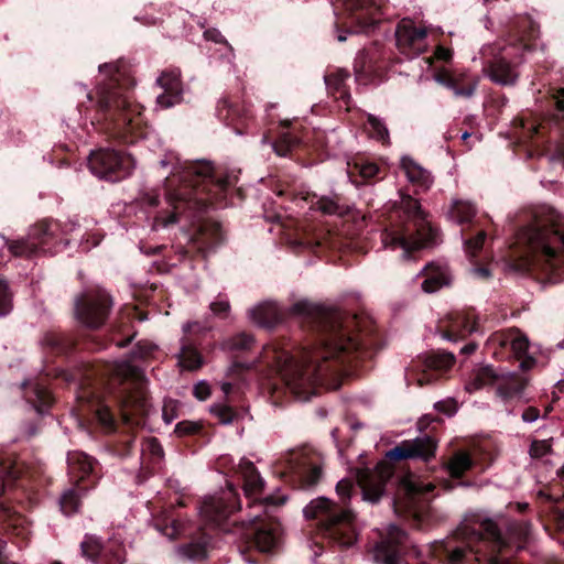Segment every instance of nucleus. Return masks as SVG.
<instances>
[{
  "mask_svg": "<svg viewBox=\"0 0 564 564\" xmlns=\"http://www.w3.org/2000/svg\"><path fill=\"white\" fill-rule=\"evenodd\" d=\"M361 26H370L379 21V7L371 0H336Z\"/></svg>",
  "mask_w": 564,
  "mask_h": 564,
  "instance_id": "b1692460",
  "label": "nucleus"
},
{
  "mask_svg": "<svg viewBox=\"0 0 564 564\" xmlns=\"http://www.w3.org/2000/svg\"><path fill=\"white\" fill-rule=\"evenodd\" d=\"M126 562V549L121 542L109 540L106 544L101 560L98 564H123Z\"/></svg>",
  "mask_w": 564,
  "mask_h": 564,
  "instance_id": "a19ab883",
  "label": "nucleus"
},
{
  "mask_svg": "<svg viewBox=\"0 0 564 564\" xmlns=\"http://www.w3.org/2000/svg\"><path fill=\"white\" fill-rule=\"evenodd\" d=\"M68 470L73 477L85 479L94 471V460L83 452H72L67 456Z\"/></svg>",
  "mask_w": 564,
  "mask_h": 564,
  "instance_id": "2f4dec72",
  "label": "nucleus"
},
{
  "mask_svg": "<svg viewBox=\"0 0 564 564\" xmlns=\"http://www.w3.org/2000/svg\"><path fill=\"white\" fill-rule=\"evenodd\" d=\"M156 84L163 89V93L156 98L159 107L166 109L181 101L183 86L178 68H169L163 70L158 77Z\"/></svg>",
  "mask_w": 564,
  "mask_h": 564,
  "instance_id": "412c9836",
  "label": "nucleus"
},
{
  "mask_svg": "<svg viewBox=\"0 0 564 564\" xmlns=\"http://www.w3.org/2000/svg\"><path fill=\"white\" fill-rule=\"evenodd\" d=\"M88 164L96 176L111 182L126 177L135 166L132 156L110 149L93 152Z\"/></svg>",
  "mask_w": 564,
  "mask_h": 564,
  "instance_id": "9b49d317",
  "label": "nucleus"
},
{
  "mask_svg": "<svg viewBox=\"0 0 564 564\" xmlns=\"http://www.w3.org/2000/svg\"><path fill=\"white\" fill-rule=\"evenodd\" d=\"M316 209L322 212L323 214H326V215H334V214H337L338 210H339V206L338 204L332 199V198H328V197H321L317 202H316Z\"/></svg>",
  "mask_w": 564,
  "mask_h": 564,
  "instance_id": "13d9d810",
  "label": "nucleus"
},
{
  "mask_svg": "<svg viewBox=\"0 0 564 564\" xmlns=\"http://www.w3.org/2000/svg\"><path fill=\"white\" fill-rule=\"evenodd\" d=\"M178 364L184 369L195 370L202 366V356L194 347L183 345L178 355Z\"/></svg>",
  "mask_w": 564,
  "mask_h": 564,
  "instance_id": "a18cd8bd",
  "label": "nucleus"
},
{
  "mask_svg": "<svg viewBox=\"0 0 564 564\" xmlns=\"http://www.w3.org/2000/svg\"><path fill=\"white\" fill-rule=\"evenodd\" d=\"M210 311L215 315H221L225 317L230 311V304L227 299L218 297L217 300L210 303Z\"/></svg>",
  "mask_w": 564,
  "mask_h": 564,
  "instance_id": "bf43d9fd",
  "label": "nucleus"
},
{
  "mask_svg": "<svg viewBox=\"0 0 564 564\" xmlns=\"http://www.w3.org/2000/svg\"><path fill=\"white\" fill-rule=\"evenodd\" d=\"M434 489L432 482H424L417 477L412 475L402 478L400 484V491L403 494V499L394 502L395 511L405 509L417 516L423 502V496Z\"/></svg>",
  "mask_w": 564,
  "mask_h": 564,
  "instance_id": "a211bd4d",
  "label": "nucleus"
},
{
  "mask_svg": "<svg viewBox=\"0 0 564 564\" xmlns=\"http://www.w3.org/2000/svg\"><path fill=\"white\" fill-rule=\"evenodd\" d=\"M531 110V158L547 156L564 163V87L542 84Z\"/></svg>",
  "mask_w": 564,
  "mask_h": 564,
  "instance_id": "7ed1b4c3",
  "label": "nucleus"
},
{
  "mask_svg": "<svg viewBox=\"0 0 564 564\" xmlns=\"http://www.w3.org/2000/svg\"><path fill=\"white\" fill-rule=\"evenodd\" d=\"M366 129L370 138L381 142L382 144H390L389 130L386 122L379 117L368 113Z\"/></svg>",
  "mask_w": 564,
  "mask_h": 564,
  "instance_id": "ea45409f",
  "label": "nucleus"
},
{
  "mask_svg": "<svg viewBox=\"0 0 564 564\" xmlns=\"http://www.w3.org/2000/svg\"><path fill=\"white\" fill-rule=\"evenodd\" d=\"M198 429L196 423L184 421L176 424L175 432L178 435H187L195 433Z\"/></svg>",
  "mask_w": 564,
  "mask_h": 564,
  "instance_id": "0e129e2a",
  "label": "nucleus"
},
{
  "mask_svg": "<svg viewBox=\"0 0 564 564\" xmlns=\"http://www.w3.org/2000/svg\"><path fill=\"white\" fill-rule=\"evenodd\" d=\"M96 417L98 420V422L100 423V425L107 430V431H113L115 429V419H113V415L109 409L108 405L106 404H100L97 409H96Z\"/></svg>",
  "mask_w": 564,
  "mask_h": 564,
  "instance_id": "603ef678",
  "label": "nucleus"
},
{
  "mask_svg": "<svg viewBox=\"0 0 564 564\" xmlns=\"http://www.w3.org/2000/svg\"><path fill=\"white\" fill-rule=\"evenodd\" d=\"M349 77V73L344 69H338L325 76V84L327 88L335 93L339 94V97L343 98L346 96L345 83Z\"/></svg>",
  "mask_w": 564,
  "mask_h": 564,
  "instance_id": "49530a36",
  "label": "nucleus"
},
{
  "mask_svg": "<svg viewBox=\"0 0 564 564\" xmlns=\"http://www.w3.org/2000/svg\"><path fill=\"white\" fill-rule=\"evenodd\" d=\"M166 205L169 208L171 207V210L160 212L154 216L152 224L153 229L164 228L177 223L178 206L175 205L173 195L167 196Z\"/></svg>",
  "mask_w": 564,
  "mask_h": 564,
  "instance_id": "c03bdc74",
  "label": "nucleus"
},
{
  "mask_svg": "<svg viewBox=\"0 0 564 564\" xmlns=\"http://www.w3.org/2000/svg\"><path fill=\"white\" fill-rule=\"evenodd\" d=\"M401 167L410 183L420 188L427 191L433 184L431 173L417 164L413 159L404 156L401 160Z\"/></svg>",
  "mask_w": 564,
  "mask_h": 564,
  "instance_id": "cd10ccee",
  "label": "nucleus"
},
{
  "mask_svg": "<svg viewBox=\"0 0 564 564\" xmlns=\"http://www.w3.org/2000/svg\"><path fill=\"white\" fill-rule=\"evenodd\" d=\"M105 77L97 88V106L101 111H119L118 124H122L121 137L128 139L140 124V111L132 105L130 90L134 86L127 66L121 63H108L99 66Z\"/></svg>",
  "mask_w": 564,
  "mask_h": 564,
  "instance_id": "20e7f679",
  "label": "nucleus"
},
{
  "mask_svg": "<svg viewBox=\"0 0 564 564\" xmlns=\"http://www.w3.org/2000/svg\"><path fill=\"white\" fill-rule=\"evenodd\" d=\"M111 304L105 291L88 292L76 302L77 318L87 327H99L105 323Z\"/></svg>",
  "mask_w": 564,
  "mask_h": 564,
  "instance_id": "4468645a",
  "label": "nucleus"
},
{
  "mask_svg": "<svg viewBox=\"0 0 564 564\" xmlns=\"http://www.w3.org/2000/svg\"><path fill=\"white\" fill-rule=\"evenodd\" d=\"M427 32L411 20H402L395 30L397 47L409 58L416 57L427 50Z\"/></svg>",
  "mask_w": 564,
  "mask_h": 564,
  "instance_id": "2eb2a0df",
  "label": "nucleus"
},
{
  "mask_svg": "<svg viewBox=\"0 0 564 564\" xmlns=\"http://www.w3.org/2000/svg\"><path fill=\"white\" fill-rule=\"evenodd\" d=\"M487 384H496L497 393L506 401L521 397L527 379L514 372H499L491 366L475 370L474 379L467 384L468 391H475Z\"/></svg>",
  "mask_w": 564,
  "mask_h": 564,
  "instance_id": "9d476101",
  "label": "nucleus"
},
{
  "mask_svg": "<svg viewBox=\"0 0 564 564\" xmlns=\"http://www.w3.org/2000/svg\"><path fill=\"white\" fill-rule=\"evenodd\" d=\"M422 275L424 276L422 289L426 293L436 292L444 285L449 284L451 281L447 268L445 265L434 263L427 264L424 268Z\"/></svg>",
  "mask_w": 564,
  "mask_h": 564,
  "instance_id": "c85d7f7f",
  "label": "nucleus"
},
{
  "mask_svg": "<svg viewBox=\"0 0 564 564\" xmlns=\"http://www.w3.org/2000/svg\"><path fill=\"white\" fill-rule=\"evenodd\" d=\"M254 345V338L246 333H240L229 337L223 344V348L230 352H246L250 350Z\"/></svg>",
  "mask_w": 564,
  "mask_h": 564,
  "instance_id": "79ce46f5",
  "label": "nucleus"
},
{
  "mask_svg": "<svg viewBox=\"0 0 564 564\" xmlns=\"http://www.w3.org/2000/svg\"><path fill=\"white\" fill-rule=\"evenodd\" d=\"M477 330V319L474 312L457 313L451 321L448 329L443 337L448 340H457Z\"/></svg>",
  "mask_w": 564,
  "mask_h": 564,
  "instance_id": "a878e982",
  "label": "nucleus"
},
{
  "mask_svg": "<svg viewBox=\"0 0 564 564\" xmlns=\"http://www.w3.org/2000/svg\"><path fill=\"white\" fill-rule=\"evenodd\" d=\"M240 508L236 492L230 486L223 497H208L200 506V514L208 522L220 524L235 510Z\"/></svg>",
  "mask_w": 564,
  "mask_h": 564,
  "instance_id": "6ab92c4d",
  "label": "nucleus"
},
{
  "mask_svg": "<svg viewBox=\"0 0 564 564\" xmlns=\"http://www.w3.org/2000/svg\"><path fill=\"white\" fill-rule=\"evenodd\" d=\"M269 510L267 513L263 510L248 512L249 528L246 536L261 552L273 550L280 538V524L271 518Z\"/></svg>",
  "mask_w": 564,
  "mask_h": 564,
  "instance_id": "ddd939ff",
  "label": "nucleus"
},
{
  "mask_svg": "<svg viewBox=\"0 0 564 564\" xmlns=\"http://www.w3.org/2000/svg\"><path fill=\"white\" fill-rule=\"evenodd\" d=\"M473 466V459L467 452L458 451L446 465L448 474L454 478L462 477Z\"/></svg>",
  "mask_w": 564,
  "mask_h": 564,
  "instance_id": "58836bf2",
  "label": "nucleus"
},
{
  "mask_svg": "<svg viewBox=\"0 0 564 564\" xmlns=\"http://www.w3.org/2000/svg\"><path fill=\"white\" fill-rule=\"evenodd\" d=\"M406 540V534L397 525L388 528V536L379 542L375 547L373 557L380 564H399V545Z\"/></svg>",
  "mask_w": 564,
  "mask_h": 564,
  "instance_id": "4be33fe9",
  "label": "nucleus"
},
{
  "mask_svg": "<svg viewBox=\"0 0 564 564\" xmlns=\"http://www.w3.org/2000/svg\"><path fill=\"white\" fill-rule=\"evenodd\" d=\"M187 173L202 177L204 181L209 178L213 180L214 167L209 162H197L191 165Z\"/></svg>",
  "mask_w": 564,
  "mask_h": 564,
  "instance_id": "864d4df0",
  "label": "nucleus"
},
{
  "mask_svg": "<svg viewBox=\"0 0 564 564\" xmlns=\"http://www.w3.org/2000/svg\"><path fill=\"white\" fill-rule=\"evenodd\" d=\"M391 470L386 465H378L375 471L361 470L357 480L361 488L362 497L370 502H377L383 494L387 480L391 477Z\"/></svg>",
  "mask_w": 564,
  "mask_h": 564,
  "instance_id": "aec40b11",
  "label": "nucleus"
},
{
  "mask_svg": "<svg viewBox=\"0 0 564 564\" xmlns=\"http://www.w3.org/2000/svg\"><path fill=\"white\" fill-rule=\"evenodd\" d=\"M453 84L454 87L448 89L453 90L456 97H471L478 86V79L469 77V74L465 70L453 72Z\"/></svg>",
  "mask_w": 564,
  "mask_h": 564,
  "instance_id": "72a5a7b5",
  "label": "nucleus"
},
{
  "mask_svg": "<svg viewBox=\"0 0 564 564\" xmlns=\"http://www.w3.org/2000/svg\"><path fill=\"white\" fill-rule=\"evenodd\" d=\"M437 444L430 436L402 441L387 452L386 457L391 460L422 459L430 460L435 456Z\"/></svg>",
  "mask_w": 564,
  "mask_h": 564,
  "instance_id": "f3484780",
  "label": "nucleus"
},
{
  "mask_svg": "<svg viewBox=\"0 0 564 564\" xmlns=\"http://www.w3.org/2000/svg\"><path fill=\"white\" fill-rule=\"evenodd\" d=\"M531 279L544 289L564 282V215L531 205Z\"/></svg>",
  "mask_w": 564,
  "mask_h": 564,
  "instance_id": "f03ea898",
  "label": "nucleus"
},
{
  "mask_svg": "<svg viewBox=\"0 0 564 564\" xmlns=\"http://www.w3.org/2000/svg\"><path fill=\"white\" fill-rule=\"evenodd\" d=\"M282 464L284 465L285 474L295 475L307 487L314 486L322 475L321 467L304 451L290 452Z\"/></svg>",
  "mask_w": 564,
  "mask_h": 564,
  "instance_id": "dca6fc26",
  "label": "nucleus"
},
{
  "mask_svg": "<svg viewBox=\"0 0 564 564\" xmlns=\"http://www.w3.org/2000/svg\"><path fill=\"white\" fill-rule=\"evenodd\" d=\"M468 550L476 554L477 561L501 564L499 554L509 546L502 539L497 524L490 519L466 522L459 529Z\"/></svg>",
  "mask_w": 564,
  "mask_h": 564,
  "instance_id": "6e6552de",
  "label": "nucleus"
},
{
  "mask_svg": "<svg viewBox=\"0 0 564 564\" xmlns=\"http://www.w3.org/2000/svg\"><path fill=\"white\" fill-rule=\"evenodd\" d=\"M529 234L527 229L520 230L514 242L510 246L505 258L507 273H525L528 270Z\"/></svg>",
  "mask_w": 564,
  "mask_h": 564,
  "instance_id": "5701e85b",
  "label": "nucleus"
},
{
  "mask_svg": "<svg viewBox=\"0 0 564 564\" xmlns=\"http://www.w3.org/2000/svg\"><path fill=\"white\" fill-rule=\"evenodd\" d=\"M358 347V340L344 330L339 317L327 315L323 317L317 345L303 348L294 357L276 344H269L257 362L279 375L296 398L308 400L319 386L328 384V379L341 372Z\"/></svg>",
  "mask_w": 564,
  "mask_h": 564,
  "instance_id": "f257e3e1",
  "label": "nucleus"
},
{
  "mask_svg": "<svg viewBox=\"0 0 564 564\" xmlns=\"http://www.w3.org/2000/svg\"><path fill=\"white\" fill-rule=\"evenodd\" d=\"M109 373L113 381H118L122 386L116 397L122 421L126 424H138L134 416L145 414L148 409L143 371L130 361L122 360L110 365Z\"/></svg>",
  "mask_w": 564,
  "mask_h": 564,
  "instance_id": "0eeeda50",
  "label": "nucleus"
},
{
  "mask_svg": "<svg viewBox=\"0 0 564 564\" xmlns=\"http://www.w3.org/2000/svg\"><path fill=\"white\" fill-rule=\"evenodd\" d=\"M486 237V232L481 230L477 232L475 237L467 239L465 241V252L470 259L475 258L478 254V252L482 249Z\"/></svg>",
  "mask_w": 564,
  "mask_h": 564,
  "instance_id": "8fccbe9b",
  "label": "nucleus"
},
{
  "mask_svg": "<svg viewBox=\"0 0 564 564\" xmlns=\"http://www.w3.org/2000/svg\"><path fill=\"white\" fill-rule=\"evenodd\" d=\"M488 77L500 85L514 84L519 73L514 65H511L503 57H496L486 68Z\"/></svg>",
  "mask_w": 564,
  "mask_h": 564,
  "instance_id": "bb28decb",
  "label": "nucleus"
},
{
  "mask_svg": "<svg viewBox=\"0 0 564 564\" xmlns=\"http://www.w3.org/2000/svg\"><path fill=\"white\" fill-rule=\"evenodd\" d=\"M21 474V468L11 456H0V496L11 489Z\"/></svg>",
  "mask_w": 564,
  "mask_h": 564,
  "instance_id": "7c9ffc66",
  "label": "nucleus"
},
{
  "mask_svg": "<svg viewBox=\"0 0 564 564\" xmlns=\"http://www.w3.org/2000/svg\"><path fill=\"white\" fill-rule=\"evenodd\" d=\"M556 527L558 530V540L564 544V509L556 511Z\"/></svg>",
  "mask_w": 564,
  "mask_h": 564,
  "instance_id": "774afa93",
  "label": "nucleus"
},
{
  "mask_svg": "<svg viewBox=\"0 0 564 564\" xmlns=\"http://www.w3.org/2000/svg\"><path fill=\"white\" fill-rule=\"evenodd\" d=\"M355 72L367 76L378 75L381 69L379 56L370 52H360L355 59Z\"/></svg>",
  "mask_w": 564,
  "mask_h": 564,
  "instance_id": "4c0bfd02",
  "label": "nucleus"
},
{
  "mask_svg": "<svg viewBox=\"0 0 564 564\" xmlns=\"http://www.w3.org/2000/svg\"><path fill=\"white\" fill-rule=\"evenodd\" d=\"M476 215V208L470 202L455 199L448 210V217L457 224L469 223Z\"/></svg>",
  "mask_w": 564,
  "mask_h": 564,
  "instance_id": "e433bc0d",
  "label": "nucleus"
},
{
  "mask_svg": "<svg viewBox=\"0 0 564 564\" xmlns=\"http://www.w3.org/2000/svg\"><path fill=\"white\" fill-rule=\"evenodd\" d=\"M210 394L209 386L205 382H199L194 387V395L200 400H206Z\"/></svg>",
  "mask_w": 564,
  "mask_h": 564,
  "instance_id": "338daca9",
  "label": "nucleus"
},
{
  "mask_svg": "<svg viewBox=\"0 0 564 564\" xmlns=\"http://www.w3.org/2000/svg\"><path fill=\"white\" fill-rule=\"evenodd\" d=\"M434 406L438 412L449 416L457 411V402L451 398L436 402Z\"/></svg>",
  "mask_w": 564,
  "mask_h": 564,
  "instance_id": "052dcab7",
  "label": "nucleus"
},
{
  "mask_svg": "<svg viewBox=\"0 0 564 564\" xmlns=\"http://www.w3.org/2000/svg\"><path fill=\"white\" fill-rule=\"evenodd\" d=\"M64 235L58 221L44 219L31 227L25 239L11 241L9 250L17 257H32L39 251H50L52 246L63 241Z\"/></svg>",
  "mask_w": 564,
  "mask_h": 564,
  "instance_id": "1a4fd4ad",
  "label": "nucleus"
},
{
  "mask_svg": "<svg viewBox=\"0 0 564 564\" xmlns=\"http://www.w3.org/2000/svg\"><path fill=\"white\" fill-rule=\"evenodd\" d=\"M158 347L149 341H140L137 344L132 351V357L135 359H145L156 351Z\"/></svg>",
  "mask_w": 564,
  "mask_h": 564,
  "instance_id": "6e6d98bb",
  "label": "nucleus"
},
{
  "mask_svg": "<svg viewBox=\"0 0 564 564\" xmlns=\"http://www.w3.org/2000/svg\"><path fill=\"white\" fill-rule=\"evenodd\" d=\"M400 207L406 220L402 225L392 226L382 232L383 246L392 250L400 248L408 254L433 243L436 231L425 219L419 200L410 195H402Z\"/></svg>",
  "mask_w": 564,
  "mask_h": 564,
  "instance_id": "423d86ee",
  "label": "nucleus"
},
{
  "mask_svg": "<svg viewBox=\"0 0 564 564\" xmlns=\"http://www.w3.org/2000/svg\"><path fill=\"white\" fill-rule=\"evenodd\" d=\"M12 301L8 289V283L0 280V316H4L11 311Z\"/></svg>",
  "mask_w": 564,
  "mask_h": 564,
  "instance_id": "5fc2aeb1",
  "label": "nucleus"
},
{
  "mask_svg": "<svg viewBox=\"0 0 564 564\" xmlns=\"http://www.w3.org/2000/svg\"><path fill=\"white\" fill-rule=\"evenodd\" d=\"M105 546L106 544H102L100 539L93 534H86L80 544L83 555L97 564L101 560Z\"/></svg>",
  "mask_w": 564,
  "mask_h": 564,
  "instance_id": "37998d69",
  "label": "nucleus"
},
{
  "mask_svg": "<svg viewBox=\"0 0 564 564\" xmlns=\"http://www.w3.org/2000/svg\"><path fill=\"white\" fill-rule=\"evenodd\" d=\"M177 554L182 558L200 560L205 557L206 550L198 543H189L177 549Z\"/></svg>",
  "mask_w": 564,
  "mask_h": 564,
  "instance_id": "09e8293b",
  "label": "nucleus"
},
{
  "mask_svg": "<svg viewBox=\"0 0 564 564\" xmlns=\"http://www.w3.org/2000/svg\"><path fill=\"white\" fill-rule=\"evenodd\" d=\"M379 172V167L375 163H365L359 167V173L364 178H372Z\"/></svg>",
  "mask_w": 564,
  "mask_h": 564,
  "instance_id": "69168bd1",
  "label": "nucleus"
},
{
  "mask_svg": "<svg viewBox=\"0 0 564 564\" xmlns=\"http://www.w3.org/2000/svg\"><path fill=\"white\" fill-rule=\"evenodd\" d=\"M0 512L2 513L3 520L7 522V530L10 534L21 540H26L30 531L23 525L24 519L21 516L12 514L10 509L0 502Z\"/></svg>",
  "mask_w": 564,
  "mask_h": 564,
  "instance_id": "f704fd0d",
  "label": "nucleus"
},
{
  "mask_svg": "<svg viewBox=\"0 0 564 564\" xmlns=\"http://www.w3.org/2000/svg\"><path fill=\"white\" fill-rule=\"evenodd\" d=\"M140 204L147 207H156L160 204L159 195L155 192H147L140 196Z\"/></svg>",
  "mask_w": 564,
  "mask_h": 564,
  "instance_id": "e2e57ef3",
  "label": "nucleus"
},
{
  "mask_svg": "<svg viewBox=\"0 0 564 564\" xmlns=\"http://www.w3.org/2000/svg\"><path fill=\"white\" fill-rule=\"evenodd\" d=\"M59 507L65 516L76 513L80 507V496L78 491L76 489L66 490L59 499Z\"/></svg>",
  "mask_w": 564,
  "mask_h": 564,
  "instance_id": "de8ad7c7",
  "label": "nucleus"
},
{
  "mask_svg": "<svg viewBox=\"0 0 564 564\" xmlns=\"http://www.w3.org/2000/svg\"><path fill=\"white\" fill-rule=\"evenodd\" d=\"M455 362V357L451 352H435L427 356L423 362L422 375L416 379L417 386L422 387L432 382L433 376L431 372H443L448 370Z\"/></svg>",
  "mask_w": 564,
  "mask_h": 564,
  "instance_id": "393cba45",
  "label": "nucleus"
},
{
  "mask_svg": "<svg viewBox=\"0 0 564 564\" xmlns=\"http://www.w3.org/2000/svg\"><path fill=\"white\" fill-rule=\"evenodd\" d=\"M352 489L354 484L350 479H341L336 486L340 503L318 497L303 510L305 518L317 520L323 534L340 546H350L357 539L354 528L355 517L347 506Z\"/></svg>",
  "mask_w": 564,
  "mask_h": 564,
  "instance_id": "39448f33",
  "label": "nucleus"
},
{
  "mask_svg": "<svg viewBox=\"0 0 564 564\" xmlns=\"http://www.w3.org/2000/svg\"><path fill=\"white\" fill-rule=\"evenodd\" d=\"M552 451L551 443L547 440L531 438V458L542 457Z\"/></svg>",
  "mask_w": 564,
  "mask_h": 564,
  "instance_id": "4d7b16f0",
  "label": "nucleus"
},
{
  "mask_svg": "<svg viewBox=\"0 0 564 564\" xmlns=\"http://www.w3.org/2000/svg\"><path fill=\"white\" fill-rule=\"evenodd\" d=\"M238 471L243 481V492L249 501V511L263 510L267 513V509L284 503L285 498L262 497L264 480L252 462L242 458L238 465Z\"/></svg>",
  "mask_w": 564,
  "mask_h": 564,
  "instance_id": "f8f14e48",
  "label": "nucleus"
},
{
  "mask_svg": "<svg viewBox=\"0 0 564 564\" xmlns=\"http://www.w3.org/2000/svg\"><path fill=\"white\" fill-rule=\"evenodd\" d=\"M295 144L296 139L290 133H284L273 143V149L278 155L285 156L291 152Z\"/></svg>",
  "mask_w": 564,
  "mask_h": 564,
  "instance_id": "3c124183",
  "label": "nucleus"
},
{
  "mask_svg": "<svg viewBox=\"0 0 564 564\" xmlns=\"http://www.w3.org/2000/svg\"><path fill=\"white\" fill-rule=\"evenodd\" d=\"M434 79L438 84H441V85H443V86H445L447 88L454 87V84H453L454 83L453 82V72L449 70V69H446V68L437 69L435 72V74H434Z\"/></svg>",
  "mask_w": 564,
  "mask_h": 564,
  "instance_id": "680f3d73",
  "label": "nucleus"
},
{
  "mask_svg": "<svg viewBox=\"0 0 564 564\" xmlns=\"http://www.w3.org/2000/svg\"><path fill=\"white\" fill-rule=\"evenodd\" d=\"M250 318L262 327H272L282 318L279 306L273 302H265L250 311Z\"/></svg>",
  "mask_w": 564,
  "mask_h": 564,
  "instance_id": "c756f323",
  "label": "nucleus"
},
{
  "mask_svg": "<svg viewBox=\"0 0 564 564\" xmlns=\"http://www.w3.org/2000/svg\"><path fill=\"white\" fill-rule=\"evenodd\" d=\"M502 345H510V349L514 358L519 361V367L525 370L529 366V340L524 336H520L517 332H511L507 335L506 339L501 341Z\"/></svg>",
  "mask_w": 564,
  "mask_h": 564,
  "instance_id": "473e14b6",
  "label": "nucleus"
},
{
  "mask_svg": "<svg viewBox=\"0 0 564 564\" xmlns=\"http://www.w3.org/2000/svg\"><path fill=\"white\" fill-rule=\"evenodd\" d=\"M25 397L39 412H42L43 408H48L53 401L51 392L40 383L29 384Z\"/></svg>",
  "mask_w": 564,
  "mask_h": 564,
  "instance_id": "c9c22d12",
  "label": "nucleus"
}]
</instances>
